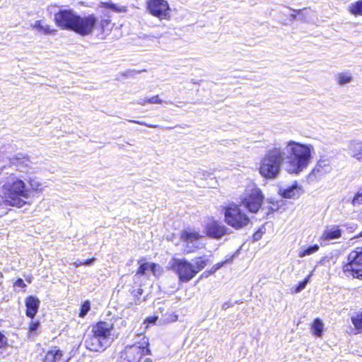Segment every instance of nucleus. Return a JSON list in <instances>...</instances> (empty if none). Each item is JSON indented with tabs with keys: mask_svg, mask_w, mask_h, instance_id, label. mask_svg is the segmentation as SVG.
I'll return each instance as SVG.
<instances>
[{
	"mask_svg": "<svg viewBox=\"0 0 362 362\" xmlns=\"http://www.w3.org/2000/svg\"><path fill=\"white\" fill-rule=\"evenodd\" d=\"M341 236V230L338 226H330L327 227L320 237L322 241H327L339 238Z\"/></svg>",
	"mask_w": 362,
	"mask_h": 362,
	"instance_id": "dca6fc26",
	"label": "nucleus"
},
{
	"mask_svg": "<svg viewBox=\"0 0 362 362\" xmlns=\"http://www.w3.org/2000/svg\"><path fill=\"white\" fill-rule=\"evenodd\" d=\"M148 102L150 104H162L163 103V100L160 99L158 95H156L148 98Z\"/></svg>",
	"mask_w": 362,
	"mask_h": 362,
	"instance_id": "f704fd0d",
	"label": "nucleus"
},
{
	"mask_svg": "<svg viewBox=\"0 0 362 362\" xmlns=\"http://www.w3.org/2000/svg\"><path fill=\"white\" fill-rule=\"evenodd\" d=\"M147 103H148V98H140L137 100V104L141 106H145Z\"/></svg>",
	"mask_w": 362,
	"mask_h": 362,
	"instance_id": "ea45409f",
	"label": "nucleus"
},
{
	"mask_svg": "<svg viewBox=\"0 0 362 362\" xmlns=\"http://www.w3.org/2000/svg\"><path fill=\"white\" fill-rule=\"evenodd\" d=\"M95 261V258L87 259L84 262H83V265L89 266L92 264Z\"/></svg>",
	"mask_w": 362,
	"mask_h": 362,
	"instance_id": "79ce46f5",
	"label": "nucleus"
},
{
	"mask_svg": "<svg viewBox=\"0 0 362 362\" xmlns=\"http://www.w3.org/2000/svg\"><path fill=\"white\" fill-rule=\"evenodd\" d=\"M331 167L329 160L327 159H320L310 173L308 177L312 180L320 178L325 174L329 173Z\"/></svg>",
	"mask_w": 362,
	"mask_h": 362,
	"instance_id": "4468645a",
	"label": "nucleus"
},
{
	"mask_svg": "<svg viewBox=\"0 0 362 362\" xmlns=\"http://www.w3.org/2000/svg\"><path fill=\"white\" fill-rule=\"evenodd\" d=\"M348 11L354 16H362V0H358L349 4Z\"/></svg>",
	"mask_w": 362,
	"mask_h": 362,
	"instance_id": "b1692460",
	"label": "nucleus"
},
{
	"mask_svg": "<svg viewBox=\"0 0 362 362\" xmlns=\"http://www.w3.org/2000/svg\"><path fill=\"white\" fill-rule=\"evenodd\" d=\"M324 329V322L320 318H315L310 325V332L315 337L321 338L323 335Z\"/></svg>",
	"mask_w": 362,
	"mask_h": 362,
	"instance_id": "6ab92c4d",
	"label": "nucleus"
},
{
	"mask_svg": "<svg viewBox=\"0 0 362 362\" xmlns=\"http://www.w3.org/2000/svg\"><path fill=\"white\" fill-rule=\"evenodd\" d=\"M353 205H360L362 204V189L360 188L352 200Z\"/></svg>",
	"mask_w": 362,
	"mask_h": 362,
	"instance_id": "2f4dec72",
	"label": "nucleus"
},
{
	"mask_svg": "<svg viewBox=\"0 0 362 362\" xmlns=\"http://www.w3.org/2000/svg\"><path fill=\"white\" fill-rule=\"evenodd\" d=\"M223 210L225 222L236 230L245 227L250 223L249 217L237 204H230L224 207Z\"/></svg>",
	"mask_w": 362,
	"mask_h": 362,
	"instance_id": "20e7f679",
	"label": "nucleus"
},
{
	"mask_svg": "<svg viewBox=\"0 0 362 362\" xmlns=\"http://www.w3.org/2000/svg\"><path fill=\"white\" fill-rule=\"evenodd\" d=\"M99 7L109 8L117 13H123L127 11V9L124 6H118L115 4H113L112 2H100L99 4Z\"/></svg>",
	"mask_w": 362,
	"mask_h": 362,
	"instance_id": "393cba45",
	"label": "nucleus"
},
{
	"mask_svg": "<svg viewBox=\"0 0 362 362\" xmlns=\"http://www.w3.org/2000/svg\"><path fill=\"white\" fill-rule=\"evenodd\" d=\"M264 196L260 189L253 183L247 185L240 197L242 204L252 213H257L259 211Z\"/></svg>",
	"mask_w": 362,
	"mask_h": 362,
	"instance_id": "39448f33",
	"label": "nucleus"
},
{
	"mask_svg": "<svg viewBox=\"0 0 362 362\" xmlns=\"http://www.w3.org/2000/svg\"><path fill=\"white\" fill-rule=\"evenodd\" d=\"M361 317H362V314H361Z\"/></svg>",
	"mask_w": 362,
	"mask_h": 362,
	"instance_id": "09e8293b",
	"label": "nucleus"
},
{
	"mask_svg": "<svg viewBox=\"0 0 362 362\" xmlns=\"http://www.w3.org/2000/svg\"><path fill=\"white\" fill-rule=\"evenodd\" d=\"M209 260L204 257H199L194 259V269L196 271V275L202 270L208 264Z\"/></svg>",
	"mask_w": 362,
	"mask_h": 362,
	"instance_id": "a878e982",
	"label": "nucleus"
},
{
	"mask_svg": "<svg viewBox=\"0 0 362 362\" xmlns=\"http://www.w3.org/2000/svg\"><path fill=\"white\" fill-rule=\"evenodd\" d=\"M78 14L71 8H60L54 13L53 21L61 30L73 31Z\"/></svg>",
	"mask_w": 362,
	"mask_h": 362,
	"instance_id": "9d476101",
	"label": "nucleus"
},
{
	"mask_svg": "<svg viewBox=\"0 0 362 362\" xmlns=\"http://www.w3.org/2000/svg\"><path fill=\"white\" fill-rule=\"evenodd\" d=\"M348 151L352 158L358 161L362 160V141H351L348 145Z\"/></svg>",
	"mask_w": 362,
	"mask_h": 362,
	"instance_id": "f3484780",
	"label": "nucleus"
},
{
	"mask_svg": "<svg viewBox=\"0 0 362 362\" xmlns=\"http://www.w3.org/2000/svg\"><path fill=\"white\" fill-rule=\"evenodd\" d=\"M90 309V303L88 300H86L81 305L79 317L86 315Z\"/></svg>",
	"mask_w": 362,
	"mask_h": 362,
	"instance_id": "7c9ffc66",
	"label": "nucleus"
},
{
	"mask_svg": "<svg viewBox=\"0 0 362 362\" xmlns=\"http://www.w3.org/2000/svg\"><path fill=\"white\" fill-rule=\"evenodd\" d=\"M170 267L178 275L180 281L188 282L196 276L194 264L185 259L173 258Z\"/></svg>",
	"mask_w": 362,
	"mask_h": 362,
	"instance_id": "1a4fd4ad",
	"label": "nucleus"
},
{
	"mask_svg": "<svg viewBox=\"0 0 362 362\" xmlns=\"http://www.w3.org/2000/svg\"><path fill=\"white\" fill-rule=\"evenodd\" d=\"M148 346V340L144 337L141 343L126 346L121 353L122 362H139L144 355L150 354Z\"/></svg>",
	"mask_w": 362,
	"mask_h": 362,
	"instance_id": "0eeeda50",
	"label": "nucleus"
},
{
	"mask_svg": "<svg viewBox=\"0 0 362 362\" xmlns=\"http://www.w3.org/2000/svg\"><path fill=\"white\" fill-rule=\"evenodd\" d=\"M144 362H151V360L150 358H146Z\"/></svg>",
	"mask_w": 362,
	"mask_h": 362,
	"instance_id": "49530a36",
	"label": "nucleus"
},
{
	"mask_svg": "<svg viewBox=\"0 0 362 362\" xmlns=\"http://www.w3.org/2000/svg\"><path fill=\"white\" fill-rule=\"evenodd\" d=\"M7 344L6 337L0 332V348L4 347Z\"/></svg>",
	"mask_w": 362,
	"mask_h": 362,
	"instance_id": "4c0bfd02",
	"label": "nucleus"
},
{
	"mask_svg": "<svg viewBox=\"0 0 362 362\" xmlns=\"http://www.w3.org/2000/svg\"><path fill=\"white\" fill-rule=\"evenodd\" d=\"M11 163L16 171L8 174L0 183V205L21 209L27 199L42 192L43 187L37 177L31 175L34 168L28 156H16Z\"/></svg>",
	"mask_w": 362,
	"mask_h": 362,
	"instance_id": "f257e3e1",
	"label": "nucleus"
},
{
	"mask_svg": "<svg viewBox=\"0 0 362 362\" xmlns=\"http://www.w3.org/2000/svg\"><path fill=\"white\" fill-rule=\"evenodd\" d=\"M233 257H231L230 259H226L223 262H219V263H217L214 265V267H216V269H219L220 268H221L225 264H226L227 262H231L233 260Z\"/></svg>",
	"mask_w": 362,
	"mask_h": 362,
	"instance_id": "58836bf2",
	"label": "nucleus"
},
{
	"mask_svg": "<svg viewBox=\"0 0 362 362\" xmlns=\"http://www.w3.org/2000/svg\"><path fill=\"white\" fill-rule=\"evenodd\" d=\"M158 318H155V317H153V318H146L142 325H141V328L140 329H139L137 332V334H142L145 331L146 329H147L148 326L149 324H156V322Z\"/></svg>",
	"mask_w": 362,
	"mask_h": 362,
	"instance_id": "c85d7f7f",
	"label": "nucleus"
},
{
	"mask_svg": "<svg viewBox=\"0 0 362 362\" xmlns=\"http://www.w3.org/2000/svg\"><path fill=\"white\" fill-rule=\"evenodd\" d=\"M140 266L136 271V276L139 275H148V272H151V262H143L139 261Z\"/></svg>",
	"mask_w": 362,
	"mask_h": 362,
	"instance_id": "cd10ccee",
	"label": "nucleus"
},
{
	"mask_svg": "<svg viewBox=\"0 0 362 362\" xmlns=\"http://www.w3.org/2000/svg\"><path fill=\"white\" fill-rule=\"evenodd\" d=\"M262 233L260 232V231H257L256 232L254 235H253V238L255 240H259L261 238H262Z\"/></svg>",
	"mask_w": 362,
	"mask_h": 362,
	"instance_id": "37998d69",
	"label": "nucleus"
},
{
	"mask_svg": "<svg viewBox=\"0 0 362 362\" xmlns=\"http://www.w3.org/2000/svg\"><path fill=\"white\" fill-rule=\"evenodd\" d=\"M129 122H132V123H136V124H140V125H144V126H146V127H151V128H156V127H157V125L148 124L147 123H146L145 122H143V121H136V120L129 119Z\"/></svg>",
	"mask_w": 362,
	"mask_h": 362,
	"instance_id": "e433bc0d",
	"label": "nucleus"
},
{
	"mask_svg": "<svg viewBox=\"0 0 362 362\" xmlns=\"http://www.w3.org/2000/svg\"><path fill=\"white\" fill-rule=\"evenodd\" d=\"M62 356V351L57 346H54L47 352L43 362H59Z\"/></svg>",
	"mask_w": 362,
	"mask_h": 362,
	"instance_id": "4be33fe9",
	"label": "nucleus"
},
{
	"mask_svg": "<svg viewBox=\"0 0 362 362\" xmlns=\"http://www.w3.org/2000/svg\"><path fill=\"white\" fill-rule=\"evenodd\" d=\"M114 324L111 320L100 321L92 325L91 335L85 341L86 347L92 351L100 352L105 350L112 344Z\"/></svg>",
	"mask_w": 362,
	"mask_h": 362,
	"instance_id": "7ed1b4c3",
	"label": "nucleus"
},
{
	"mask_svg": "<svg viewBox=\"0 0 362 362\" xmlns=\"http://www.w3.org/2000/svg\"><path fill=\"white\" fill-rule=\"evenodd\" d=\"M31 28L45 35L54 34L57 32V30L51 28L49 25L41 20L36 21L31 25Z\"/></svg>",
	"mask_w": 362,
	"mask_h": 362,
	"instance_id": "aec40b11",
	"label": "nucleus"
},
{
	"mask_svg": "<svg viewBox=\"0 0 362 362\" xmlns=\"http://www.w3.org/2000/svg\"><path fill=\"white\" fill-rule=\"evenodd\" d=\"M151 272L155 276H160L163 273V269L161 266L158 264L151 262Z\"/></svg>",
	"mask_w": 362,
	"mask_h": 362,
	"instance_id": "c756f323",
	"label": "nucleus"
},
{
	"mask_svg": "<svg viewBox=\"0 0 362 362\" xmlns=\"http://www.w3.org/2000/svg\"><path fill=\"white\" fill-rule=\"evenodd\" d=\"M26 313L28 317H34L39 308L40 300L38 298L30 296L26 299Z\"/></svg>",
	"mask_w": 362,
	"mask_h": 362,
	"instance_id": "a211bd4d",
	"label": "nucleus"
},
{
	"mask_svg": "<svg viewBox=\"0 0 362 362\" xmlns=\"http://www.w3.org/2000/svg\"><path fill=\"white\" fill-rule=\"evenodd\" d=\"M343 272L347 277L362 279V247L349 252L347 262L343 266Z\"/></svg>",
	"mask_w": 362,
	"mask_h": 362,
	"instance_id": "423d86ee",
	"label": "nucleus"
},
{
	"mask_svg": "<svg viewBox=\"0 0 362 362\" xmlns=\"http://www.w3.org/2000/svg\"><path fill=\"white\" fill-rule=\"evenodd\" d=\"M335 81L340 86H344L353 82L354 76L349 71L337 73L334 76Z\"/></svg>",
	"mask_w": 362,
	"mask_h": 362,
	"instance_id": "412c9836",
	"label": "nucleus"
},
{
	"mask_svg": "<svg viewBox=\"0 0 362 362\" xmlns=\"http://www.w3.org/2000/svg\"><path fill=\"white\" fill-rule=\"evenodd\" d=\"M40 322L38 321H32L29 325V332H33L38 328Z\"/></svg>",
	"mask_w": 362,
	"mask_h": 362,
	"instance_id": "c9c22d12",
	"label": "nucleus"
},
{
	"mask_svg": "<svg viewBox=\"0 0 362 362\" xmlns=\"http://www.w3.org/2000/svg\"><path fill=\"white\" fill-rule=\"evenodd\" d=\"M146 10L153 16L160 21L170 19V7L166 0H147Z\"/></svg>",
	"mask_w": 362,
	"mask_h": 362,
	"instance_id": "9b49d317",
	"label": "nucleus"
},
{
	"mask_svg": "<svg viewBox=\"0 0 362 362\" xmlns=\"http://www.w3.org/2000/svg\"><path fill=\"white\" fill-rule=\"evenodd\" d=\"M303 193V187L295 182L287 188H281L279 194L286 199H297Z\"/></svg>",
	"mask_w": 362,
	"mask_h": 362,
	"instance_id": "2eb2a0df",
	"label": "nucleus"
},
{
	"mask_svg": "<svg viewBox=\"0 0 362 362\" xmlns=\"http://www.w3.org/2000/svg\"><path fill=\"white\" fill-rule=\"evenodd\" d=\"M319 249L320 247L317 244H315L309 247L303 246L300 247L298 255L300 258H303L317 252L319 250Z\"/></svg>",
	"mask_w": 362,
	"mask_h": 362,
	"instance_id": "5701e85b",
	"label": "nucleus"
},
{
	"mask_svg": "<svg viewBox=\"0 0 362 362\" xmlns=\"http://www.w3.org/2000/svg\"><path fill=\"white\" fill-rule=\"evenodd\" d=\"M73 265L75 267H78L81 265H83V262L82 261H80V260H77L76 262H74L73 263Z\"/></svg>",
	"mask_w": 362,
	"mask_h": 362,
	"instance_id": "a18cd8bd",
	"label": "nucleus"
},
{
	"mask_svg": "<svg viewBox=\"0 0 362 362\" xmlns=\"http://www.w3.org/2000/svg\"><path fill=\"white\" fill-rule=\"evenodd\" d=\"M314 153V146L310 144L288 141L283 149L274 147L265 153L260 160L259 173L267 179H274L284 164L288 173L298 175L311 163Z\"/></svg>",
	"mask_w": 362,
	"mask_h": 362,
	"instance_id": "f03ea898",
	"label": "nucleus"
},
{
	"mask_svg": "<svg viewBox=\"0 0 362 362\" xmlns=\"http://www.w3.org/2000/svg\"><path fill=\"white\" fill-rule=\"evenodd\" d=\"M310 276L311 274L308 275L303 281L299 283V284L295 289V293H299L305 288L306 284L308 283Z\"/></svg>",
	"mask_w": 362,
	"mask_h": 362,
	"instance_id": "473e14b6",
	"label": "nucleus"
},
{
	"mask_svg": "<svg viewBox=\"0 0 362 362\" xmlns=\"http://www.w3.org/2000/svg\"><path fill=\"white\" fill-rule=\"evenodd\" d=\"M15 286H19V287H25V284L24 281H23L21 279H18L15 282Z\"/></svg>",
	"mask_w": 362,
	"mask_h": 362,
	"instance_id": "a19ab883",
	"label": "nucleus"
},
{
	"mask_svg": "<svg viewBox=\"0 0 362 362\" xmlns=\"http://www.w3.org/2000/svg\"><path fill=\"white\" fill-rule=\"evenodd\" d=\"M202 235L197 230L186 229L181 233L180 239L184 244L185 253H191L200 246L199 240Z\"/></svg>",
	"mask_w": 362,
	"mask_h": 362,
	"instance_id": "f8f14e48",
	"label": "nucleus"
},
{
	"mask_svg": "<svg viewBox=\"0 0 362 362\" xmlns=\"http://www.w3.org/2000/svg\"><path fill=\"white\" fill-rule=\"evenodd\" d=\"M111 23V16L108 13H104L103 16H101L99 21H98V24L100 26V28L102 31H105L106 28H107Z\"/></svg>",
	"mask_w": 362,
	"mask_h": 362,
	"instance_id": "bb28decb",
	"label": "nucleus"
},
{
	"mask_svg": "<svg viewBox=\"0 0 362 362\" xmlns=\"http://www.w3.org/2000/svg\"><path fill=\"white\" fill-rule=\"evenodd\" d=\"M76 19L72 32L81 37L93 35L98 21V18L93 13L85 16L78 14Z\"/></svg>",
	"mask_w": 362,
	"mask_h": 362,
	"instance_id": "6e6552de",
	"label": "nucleus"
},
{
	"mask_svg": "<svg viewBox=\"0 0 362 362\" xmlns=\"http://www.w3.org/2000/svg\"><path fill=\"white\" fill-rule=\"evenodd\" d=\"M357 332H362V318H351Z\"/></svg>",
	"mask_w": 362,
	"mask_h": 362,
	"instance_id": "72a5a7b5",
	"label": "nucleus"
},
{
	"mask_svg": "<svg viewBox=\"0 0 362 362\" xmlns=\"http://www.w3.org/2000/svg\"><path fill=\"white\" fill-rule=\"evenodd\" d=\"M228 231V228L221 223L214 219L209 221L206 225V235L214 239H221Z\"/></svg>",
	"mask_w": 362,
	"mask_h": 362,
	"instance_id": "ddd939ff",
	"label": "nucleus"
},
{
	"mask_svg": "<svg viewBox=\"0 0 362 362\" xmlns=\"http://www.w3.org/2000/svg\"><path fill=\"white\" fill-rule=\"evenodd\" d=\"M360 236L362 237V231L360 233Z\"/></svg>",
	"mask_w": 362,
	"mask_h": 362,
	"instance_id": "de8ad7c7",
	"label": "nucleus"
},
{
	"mask_svg": "<svg viewBox=\"0 0 362 362\" xmlns=\"http://www.w3.org/2000/svg\"><path fill=\"white\" fill-rule=\"evenodd\" d=\"M217 270H218V269H216V267H214V266L212 267L211 269L209 272H205L204 273V274L207 273V274H206V276H208L209 274H211L214 273V272H216Z\"/></svg>",
	"mask_w": 362,
	"mask_h": 362,
	"instance_id": "c03bdc74",
	"label": "nucleus"
}]
</instances>
